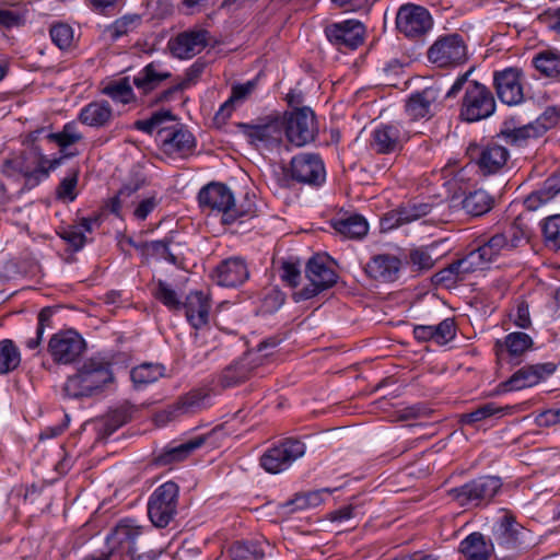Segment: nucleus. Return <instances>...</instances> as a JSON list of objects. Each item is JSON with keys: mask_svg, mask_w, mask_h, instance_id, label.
<instances>
[{"mask_svg": "<svg viewBox=\"0 0 560 560\" xmlns=\"http://www.w3.org/2000/svg\"><path fill=\"white\" fill-rule=\"evenodd\" d=\"M238 130L246 141L262 153L289 152V145L283 141V121L280 117H269L256 124L241 122Z\"/></svg>", "mask_w": 560, "mask_h": 560, "instance_id": "3", "label": "nucleus"}, {"mask_svg": "<svg viewBox=\"0 0 560 560\" xmlns=\"http://www.w3.org/2000/svg\"><path fill=\"white\" fill-rule=\"evenodd\" d=\"M206 442L205 435H196L188 440H182L177 444V462L185 460L192 456Z\"/></svg>", "mask_w": 560, "mask_h": 560, "instance_id": "53", "label": "nucleus"}, {"mask_svg": "<svg viewBox=\"0 0 560 560\" xmlns=\"http://www.w3.org/2000/svg\"><path fill=\"white\" fill-rule=\"evenodd\" d=\"M255 89V82L248 81L245 84L234 85L232 94L228 101H225L217 113L218 118L223 120L231 116L235 108V104L243 102Z\"/></svg>", "mask_w": 560, "mask_h": 560, "instance_id": "39", "label": "nucleus"}, {"mask_svg": "<svg viewBox=\"0 0 560 560\" xmlns=\"http://www.w3.org/2000/svg\"><path fill=\"white\" fill-rule=\"evenodd\" d=\"M171 241H153L136 244L135 247L140 249L144 255L163 258L170 262L175 261V257L170 250Z\"/></svg>", "mask_w": 560, "mask_h": 560, "instance_id": "46", "label": "nucleus"}, {"mask_svg": "<svg viewBox=\"0 0 560 560\" xmlns=\"http://www.w3.org/2000/svg\"><path fill=\"white\" fill-rule=\"evenodd\" d=\"M408 139L409 135L401 124H381L371 135L370 148L378 154H390L399 151Z\"/></svg>", "mask_w": 560, "mask_h": 560, "instance_id": "14", "label": "nucleus"}, {"mask_svg": "<svg viewBox=\"0 0 560 560\" xmlns=\"http://www.w3.org/2000/svg\"><path fill=\"white\" fill-rule=\"evenodd\" d=\"M175 514V483L167 481L160 486L148 503V515L155 527H165Z\"/></svg>", "mask_w": 560, "mask_h": 560, "instance_id": "13", "label": "nucleus"}, {"mask_svg": "<svg viewBox=\"0 0 560 560\" xmlns=\"http://www.w3.org/2000/svg\"><path fill=\"white\" fill-rule=\"evenodd\" d=\"M467 560H488L493 551V545L488 544L480 533L467 536L459 547Z\"/></svg>", "mask_w": 560, "mask_h": 560, "instance_id": "30", "label": "nucleus"}, {"mask_svg": "<svg viewBox=\"0 0 560 560\" xmlns=\"http://www.w3.org/2000/svg\"><path fill=\"white\" fill-rule=\"evenodd\" d=\"M50 37L60 49H63L71 45L73 40V31L69 25L59 23L51 26Z\"/></svg>", "mask_w": 560, "mask_h": 560, "instance_id": "54", "label": "nucleus"}, {"mask_svg": "<svg viewBox=\"0 0 560 560\" xmlns=\"http://www.w3.org/2000/svg\"><path fill=\"white\" fill-rule=\"evenodd\" d=\"M143 528L135 520L120 521L107 536L109 555L132 556L137 542L142 538Z\"/></svg>", "mask_w": 560, "mask_h": 560, "instance_id": "12", "label": "nucleus"}, {"mask_svg": "<svg viewBox=\"0 0 560 560\" xmlns=\"http://www.w3.org/2000/svg\"><path fill=\"white\" fill-rule=\"evenodd\" d=\"M504 346L511 355L518 357L532 348L533 340L525 332H511L505 337Z\"/></svg>", "mask_w": 560, "mask_h": 560, "instance_id": "49", "label": "nucleus"}, {"mask_svg": "<svg viewBox=\"0 0 560 560\" xmlns=\"http://www.w3.org/2000/svg\"><path fill=\"white\" fill-rule=\"evenodd\" d=\"M486 262L477 249L471 250L464 258L451 264L436 273V281L443 282L446 285H452L458 281H463L466 277L477 270H482Z\"/></svg>", "mask_w": 560, "mask_h": 560, "instance_id": "19", "label": "nucleus"}, {"mask_svg": "<svg viewBox=\"0 0 560 560\" xmlns=\"http://www.w3.org/2000/svg\"><path fill=\"white\" fill-rule=\"evenodd\" d=\"M301 277L300 269L293 262L285 261L282 265V275L281 278L289 285L295 287Z\"/></svg>", "mask_w": 560, "mask_h": 560, "instance_id": "64", "label": "nucleus"}, {"mask_svg": "<svg viewBox=\"0 0 560 560\" xmlns=\"http://www.w3.org/2000/svg\"><path fill=\"white\" fill-rule=\"evenodd\" d=\"M334 229L345 237L362 238L369 231L366 220L359 214H349L336 219L332 223Z\"/></svg>", "mask_w": 560, "mask_h": 560, "instance_id": "31", "label": "nucleus"}, {"mask_svg": "<svg viewBox=\"0 0 560 560\" xmlns=\"http://www.w3.org/2000/svg\"><path fill=\"white\" fill-rule=\"evenodd\" d=\"M501 486L500 478L485 476L450 490V495L462 506H478L490 502Z\"/></svg>", "mask_w": 560, "mask_h": 560, "instance_id": "6", "label": "nucleus"}, {"mask_svg": "<svg viewBox=\"0 0 560 560\" xmlns=\"http://www.w3.org/2000/svg\"><path fill=\"white\" fill-rule=\"evenodd\" d=\"M536 69L546 77H557L560 73V55L544 51L535 58Z\"/></svg>", "mask_w": 560, "mask_h": 560, "instance_id": "45", "label": "nucleus"}, {"mask_svg": "<svg viewBox=\"0 0 560 560\" xmlns=\"http://www.w3.org/2000/svg\"><path fill=\"white\" fill-rule=\"evenodd\" d=\"M104 93L112 97L114 101L120 103H128L132 98V89L127 79H121L117 82L108 84L104 89Z\"/></svg>", "mask_w": 560, "mask_h": 560, "instance_id": "50", "label": "nucleus"}, {"mask_svg": "<svg viewBox=\"0 0 560 560\" xmlns=\"http://www.w3.org/2000/svg\"><path fill=\"white\" fill-rule=\"evenodd\" d=\"M164 369L161 365L143 363L131 371V380L136 386H144L163 376Z\"/></svg>", "mask_w": 560, "mask_h": 560, "instance_id": "43", "label": "nucleus"}, {"mask_svg": "<svg viewBox=\"0 0 560 560\" xmlns=\"http://www.w3.org/2000/svg\"><path fill=\"white\" fill-rule=\"evenodd\" d=\"M196 145L192 133L184 127L177 128V153H182V156H187L192 152Z\"/></svg>", "mask_w": 560, "mask_h": 560, "instance_id": "57", "label": "nucleus"}, {"mask_svg": "<svg viewBox=\"0 0 560 560\" xmlns=\"http://www.w3.org/2000/svg\"><path fill=\"white\" fill-rule=\"evenodd\" d=\"M207 45L206 31H190L177 35V58L189 59Z\"/></svg>", "mask_w": 560, "mask_h": 560, "instance_id": "28", "label": "nucleus"}, {"mask_svg": "<svg viewBox=\"0 0 560 560\" xmlns=\"http://www.w3.org/2000/svg\"><path fill=\"white\" fill-rule=\"evenodd\" d=\"M172 77L171 69L165 68L162 62L153 61L145 66L135 78L133 84L143 94L155 89L162 81Z\"/></svg>", "mask_w": 560, "mask_h": 560, "instance_id": "27", "label": "nucleus"}, {"mask_svg": "<svg viewBox=\"0 0 560 560\" xmlns=\"http://www.w3.org/2000/svg\"><path fill=\"white\" fill-rule=\"evenodd\" d=\"M291 177L303 184L319 185L325 179L322 160L315 154H300L290 164Z\"/></svg>", "mask_w": 560, "mask_h": 560, "instance_id": "18", "label": "nucleus"}, {"mask_svg": "<svg viewBox=\"0 0 560 560\" xmlns=\"http://www.w3.org/2000/svg\"><path fill=\"white\" fill-rule=\"evenodd\" d=\"M268 542L238 541L232 545L230 553L233 560H261L265 557Z\"/></svg>", "mask_w": 560, "mask_h": 560, "instance_id": "35", "label": "nucleus"}, {"mask_svg": "<svg viewBox=\"0 0 560 560\" xmlns=\"http://www.w3.org/2000/svg\"><path fill=\"white\" fill-rule=\"evenodd\" d=\"M513 316V322L520 328H528L532 325L528 305L524 302L520 303L516 307L515 314Z\"/></svg>", "mask_w": 560, "mask_h": 560, "instance_id": "63", "label": "nucleus"}, {"mask_svg": "<svg viewBox=\"0 0 560 560\" xmlns=\"http://www.w3.org/2000/svg\"><path fill=\"white\" fill-rule=\"evenodd\" d=\"M326 36L339 49H355L363 43L364 25L355 20H347L326 27Z\"/></svg>", "mask_w": 560, "mask_h": 560, "instance_id": "17", "label": "nucleus"}, {"mask_svg": "<svg viewBox=\"0 0 560 560\" xmlns=\"http://www.w3.org/2000/svg\"><path fill=\"white\" fill-rule=\"evenodd\" d=\"M503 410L504 408L498 407L493 402H487L477 407L471 412L463 415L462 422L465 424H474L491 417L501 416Z\"/></svg>", "mask_w": 560, "mask_h": 560, "instance_id": "47", "label": "nucleus"}, {"mask_svg": "<svg viewBox=\"0 0 560 560\" xmlns=\"http://www.w3.org/2000/svg\"><path fill=\"white\" fill-rule=\"evenodd\" d=\"M547 126L527 124L521 127L509 128L502 130V136L506 142L515 145H522L529 138L539 137Z\"/></svg>", "mask_w": 560, "mask_h": 560, "instance_id": "37", "label": "nucleus"}, {"mask_svg": "<svg viewBox=\"0 0 560 560\" xmlns=\"http://www.w3.org/2000/svg\"><path fill=\"white\" fill-rule=\"evenodd\" d=\"M199 202L212 211L222 213V222L233 223L242 217H254L255 209L252 202L246 206L235 203L231 189L222 184H209L199 192Z\"/></svg>", "mask_w": 560, "mask_h": 560, "instance_id": "4", "label": "nucleus"}, {"mask_svg": "<svg viewBox=\"0 0 560 560\" xmlns=\"http://www.w3.org/2000/svg\"><path fill=\"white\" fill-rule=\"evenodd\" d=\"M207 396L200 390H192L177 400V416L190 415L200 410L206 405Z\"/></svg>", "mask_w": 560, "mask_h": 560, "instance_id": "44", "label": "nucleus"}, {"mask_svg": "<svg viewBox=\"0 0 560 560\" xmlns=\"http://www.w3.org/2000/svg\"><path fill=\"white\" fill-rule=\"evenodd\" d=\"M508 158V150L493 143L481 151L478 164L485 173L491 174L498 172L506 163Z\"/></svg>", "mask_w": 560, "mask_h": 560, "instance_id": "32", "label": "nucleus"}, {"mask_svg": "<svg viewBox=\"0 0 560 560\" xmlns=\"http://www.w3.org/2000/svg\"><path fill=\"white\" fill-rule=\"evenodd\" d=\"M113 381L109 362L102 357H92L67 378L63 393L70 398L89 397L103 390Z\"/></svg>", "mask_w": 560, "mask_h": 560, "instance_id": "2", "label": "nucleus"}, {"mask_svg": "<svg viewBox=\"0 0 560 560\" xmlns=\"http://www.w3.org/2000/svg\"><path fill=\"white\" fill-rule=\"evenodd\" d=\"M139 189L138 185H126L124 186L117 194V196L113 199L110 210L115 214L119 215V210L122 205L126 202V199L130 197L135 191Z\"/></svg>", "mask_w": 560, "mask_h": 560, "instance_id": "61", "label": "nucleus"}, {"mask_svg": "<svg viewBox=\"0 0 560 560\" xmlns=\"http://www.w3.org/2000/svg\"><path fill=\"white\" fill-rule=\"evenodd\" d=\"M154 296L168 308H175V293L171 284L166 283L165 281H158V288L154 291Z\"/></svg>", "mask_w": 560, "mask_h": 560, "instance_id": "58", "label": "nucleus"}, {"mask_svg": "<svg viewBox=\"0 0 560 560\" xmlns=\"http://www.w3.org/2000/svg\"><path fill=\"white\" fill-rule=\"evenodd\" d=\"M560 194V172L548 177L542 187L532 192L525 199V206L528 210H537L540 206L552 200Z\"/></svg>", "mask_w": 560, "mask_h": 560, "instance_id": "29", "label": "nucleus"}, {"mask_svg": "<svg viewBox=\"0 0 560 560\" xmlns=\"http://www.w3.org/2000/svg\"><path fill=\"white\" fill-rule=\"evenodd\" d=\"M471 72L472 69L458 77L445 94L446 97H455L464 91L460 116L469 122L488 118L495 110L492 93L486 85L469 80Z\"/></svg>", "mask_w": 560, "mask_h": 560, "instance_id": "1", "label": "nucleus"}, {"mask_svg": "<svg viewBox=\"0 0 560 560\" xmlns=\"http://www.w3.org/2000/svg\"><path fill=\"white\" fill-rule=\"evenodd\" d=\"M456 335L455 323L451 318L442 320L438 325H433V341L438 345H445Z\"/></svg>", "mask_w": 560, "mask_h": 560, "instance_id": "52", "label": "nucleus"}, {"mask_svg": "<svg viewBox=\"0 0 560 560\" xmlns=\"http://www.w3.org/2000/svg\"><path fill=\"white\" fill-rule=\"evenodd\" d=\"M493 206V198L483 189L469 192L462 201L466 213L479 217L487 213Z\"/></svg>", "mask_w": 560, "mask_h": 560, "instance_id": "34", "label": "nucleus"}, {"mask_svg": "<svg viewBox=\"0 0 560 560\" xmlns=\"http://www.w3.org/2000/svg\"><path fill=\"white\" fill-rule=\"evenodd\" d=\"M523 534V528L508 514L493 527L495 542L505 549H514L520 546L522 544Z\"/></svg>", "mask_w": 560, "mask_h": 560, "instance_id": "26", "label": "nucleus"}, {"mask_svg": "<svg viewBox=\"0 0 560 560\" xmlns=\"http://www.w3.org/2000/svg\"><path fill=\"white\" fill-rule=\"evenodd\" d=\"M280 118L283 121L287 141L294 147H304L313 141L318 132L315 114L310 107L295 108Z\"/></svg>", "mask_w": 560, "mask_h": 560, "instance_id": "5", "label": "nucleus"}, {"mask_svg": "<svg viewBox=\"0 0 560 560\" xmlns=\"http://www.w3.org/2000/svg\"><path fill=\"white\" fill-rule=\"evenodd\" d=\"M432 18L427 9L416 4L402 5L396 16L397 30L407 37H419L432 27Z\"/></svg>", "mask_w": 560, "mask_h": 560, "instance_id": "15", "label": "nucleus"}, {"mask_svg": "<svg viewBox=\"0 0 560 560\" xmlns=\"http://www.w3.org/2000/svg\"><path fill=\"white\" fill-rule=\"evenodd\" d=\"M330 493L331 490L328 488L298 493L292 500L287 502V506L290 508V512L316 508L320 505Z\"/></svg>", "mask_w": 560, "mask_h": 560, "instance_id": "36", "label": "nucleus"}, {"mask_svg": "<svg viewBox=\"0 0 560 560\" xmlns=\"http://www.w3.org/2000/svg\"><path fill=\"white\" fill-rule=\"evenodd\" d=\"M438 97V89L433 86L427 88L409 97L406 112L412 119L431 117Z\"/></svg>", "mask_w": 560, "mask_h": 560, "instance_id": "25", "label": "nucleus"}, {"mask_svg": "<svg viewBox=\"0 0 560 560\" xmlns=\"http://www.w3.org/2000/svg\"><path fill=\"white\" fill-rule=\"evenodd\" d=\"M96 219H82L78 225L70 226L62 233V238L66 240L74 249L83 247L86 237L85 233H90L93 230V224H96Z\"/></svg>", "mask_w": 560, "mask_h": 560, "instance_id": "40", "label": "nucleus"}, {"mask_svg": "<svg viewBox=\"0 0 560 560\" xmlns=\"http://www.w3.org/2000/svg\"><path fill=\"white\" fill-rule=\"evenodd\" d=\"M466 57L465 42L457 33L440 36L428 50L429 61L441 68L458 65Z\"/></svg>", "mask_w": 560, "mask_h": 560, "instance_id": "8", "label": "nucleus"}, {"mask_svg": "<svg viewBox=\"0 0 560 560\" xmlns=\"http://www.w3.org/2000/svg\"><path fill=\"white\" fill-rule=\"evenodd\" d=\"M410 259L413 266L421 270H428L434 266V259L427 249L417 248L410 253Z\"/></svg>", "mask_w": 560, "mask_h": 560, "instance_id": "59", "label": "nucleus"}, {"mask_svg": "<svg viewBox=\"0 0 560 560\" xmlns=\"http://www.w3.org/2000/svg\"><path fill=\"white\" fill-rule=\"evenodd\" d=\"M428 212H429V207L427 205L420 206L418 208H413L410 210H407V209L401 210L398 213L397 223L404 224V223L411 222L413 220H417V219L425 215Z\"/></svg>", "mask_w": 560, "mask_h": 560, "instance_id": "62", "label": "nucleus"}, {"mask_svg": "<svg viewBox=\"0 0 560 560\" xmlns=\"http://www.w3.org/2000/svg\"><path fill=\"white\" fill-rule=\"evenodd\" d=\"M553 372L551 364L527 365L516 371L508 381L501 384L503 390H521L538 384L546 375Z\"/></svg>", "mask_w": 560, "mask_h": 560, "instance_id": "22", "label": "nucleus"}, {"mask_svg": "<svg viewBox=\"0 0 560 560\" xmlns=\"http://www.w3.org/2000/svg\"><path fill=\"white\" fill-rule=\"evenodd\" d=\"M79 171L72 170L60 183L57 189L59 199L73 201L77 197L75 187L78 184Z\"/></svg>", "mask_w": 560, "mask_h": 560, "instance_id": "51", "label": "nucleus"}, {"mask_svg": "<svg viewBox=\"0 0 560 560\" xmlns=\"http://www.w3.org/2000/svg\"><path fill=\"white\" fill-rule=\"evenodd\" d=\"M493 85L499 100L506 105H517L524 100L521 71L517 68L494 72Z\"/></svg>", "mask_w": 560, "mask_h": 560, "instance_id": "16", "label": "nucleus"}, {"mask_svg": "<svg viewBox=\"0 0 560 560\" xmlns=\"http://www.w3.org/2000/svg\"><path fill=\"white\" fill-rule=\"evenodd\" d=\"M521 241L522 233L515 229H510L506 232L494 234L487 242L479 245L477 250L488 265L497 257L516 248Z\"/></svg>", "mask_w": 560, "mask_h": 560, "instance_id": "20", "label": "nucleus"}, {"mask_svg": "<svg viewBox=\"0 0 560 560\" xmlns=\"http://www.w3.org/2000/svg\"><path fill=\"white\" fill-rule=\"evenodd\" d=\"M401 261L389 254L377 255L365 266V272L380 282H393L398 278Z\"/></svg>", "mask_w": 560, "mask_h": 560, "instance_id": "24", "label": "nucleus"}, {"mask_svg": "<svg viewBox=\"0 0 560 560\" xmlns=\"http://www.w3.org/2000/svg\"><path fill=\"white\" fill-rule=\"evenodd\" d=\"M542 231L546 241L560 248V214L547 218Z\"/></svg>", "mask_w": 560, "mask_h": 560, "instance_id": "55", "label": "nucleus"}, {"mask_svg": "<svg viewBox=\"0 0 560 560\" xmlns=\"http://www.w3.org/2000/svg\"><path fill=\"white\" fill-rule=\"evenodd\" d=\"M45 138L49 141L57 142L61 148H66L79 141L81 136L74 130L73 127L67 125L61 132H47Z\"/></svg>", "mask_w": 560, "mask_h": 560, "instance_id": "56", "label": "nucleus"}, {"mask_svg": "<svg viewBox=\"0 0 560 560\" xmlns=\"http://www.w3.org/2000/svg\"><path fill=\"white\" fill-rule=\"evenodd\" d=\"M34 163L28 161V158L24 154L14 156L13 159L7 160L2 166V172L8 177L20 178L31 176L35 168Z\"/></svg>", "mask_w": 560, "mask_h": 560, "instance_id": "42", "label": "nucleus"}, {"mask_svg": "<svg viewBox=\"0 0 560 560\" xmlns=\"http://www.w3.org/2000/svg\"><path fill=\"white\" fill-rule=\"evenodd\" d=\"M142 18L139 14H127L116 20L109 27L108 32L113 38L127 35L140 26Z\"/></svg>", "mask_w": 560, "mask_h": 560, "instance_id": "48", "label": "nucleus"}, {"mask_svg": "<svg viewBox=\"0 0 560 560\" xmlns=\"http://www.w3.org/2000/svg\"><path fill=\"white\" fill-rule=\"evenodd\" d=\"M21 362V355L18 347L12 340L4 339L0 341V374H7L15 370Z\"/></svg>", "mask_w": 560, "mask_h": 560, "instance_id": "41", "label": "nucleus"}, {"mask_svg": "<svg viewBox=\"0 0 560 560\" xmlns=\"http://www.w3.org/2000/svg\"><path fill=\"white\" fill-rule=\"evenodd\" d=\"M248 276L245 261L238 257L223 260L211 275L213 281L221 287H237L244 283Z\"/></svg>", "mask_w": 560, "mask_h": 560, "instance_id": "21", "label": "nucleus"}, {"mask_svg": "<svg viewBox=\"0 0 560 560\" xmlns=\"http://www.w3.org/2000/svg\"><path fill=\"white\" fill-rule=\"evenodd\" d=\"M250 363L252 360L249 354L235 364L226 368L221 376L222 385L225 387H231L244 382L248 377L249 372L253 370Z\"/></svg>", "mask_w": 560, "mask_h": 560, "instance_id": "38", "label": "nucleus"}, {"mask_svg": "<svg viewBox=\"0 0 560 560\" xmlns=\"http://www.w3.org/2000/svg\"><path fill=\"white\" fill-rule=\"evenodd\" d=\"M305 276L308 284L294 292L293 298L296 302L312 299L322 291L331 288L337 282L336 272L328 267L325 259L319 256L308 260Z\"/></svg>", "mask_w": 560, "mask_h": 560, "instance_id": "7", "label": "nucleus"}, {"mask_svg": "<svg viewBox=\"0 0 560 560\" xmlns=\"http://www.w3.org/2000/svg\"><path fill=\"white\" fill-rule=\"evenodd\" d=\"M175 116L171 109H161L155 112L150 119L137 120L135 128L147 133L156 132L158 140L161 143L165 154L172 155L175 145Z\"/></svg>", "mask_w": 560, "mask_h": 560, "instance_id": "10", "label": "nucleus"}, {"mask_svg": "<svg viewBox=\"0 0 560 560\" xmlns=\"http://www.w3.org/2000/svg\"><path fill=\"white\" fill-rule=\"evenodd\" d=\"M305 444L295 439H287L279 445L268 450L260 459L264 469L278 474L291 466L293 462L305 454Z\"/></svg>", "mask_w": 560, "mask_h": 560, "instance_id": "9", "label": "nucleus"}, {"mask_svg": "<svg viewBox=\"0 0 560 560\" xmlns=\"http://www.w3.org/2000/svg\"><path fill=\"white\" fill-rule=\"evenodd\" d=\"M112 118V108L105 101L93 102L82 108L80 120L91 127H101Z\"/></svg>", "mask_w": 560, "mask_h": 560, "instance_id": "33", "label": "nucleus"}, {"mask_svg": "<svg viewBox=\"0 0 560 560\" xmlns=\"http://www.w3.org/2000/svg\"><path fill=\"white\" fill-rule=\"evenodd\" d=\"M183 310L192 328L202 329L207 326L210 311V301L207 294L201 291L190 292L183 304Z\"/></svg>", "mask_w": 560, "mask_h": 560, "instance_id": "23", "label": "nucleus"}, {"mask_svg": "<svg viewBox=\"0 0 560 560\" xmlns=\"http://www.w3.org/2000/svg\"><path fill=\"white\" fill-rule=\"evenodd\" d=\"M47 350L56 363L70 364L83 354L85 341L72 329L59 331L49 339Z\"/></svg>", "mask_w": 560, "mask_h": 560, "instance_id": "11", "label": "nucleus"}, {"mask_svg": "<svg viewBox=\"0 0 560 560\" xmlns=\"http://www.w3.org/2000/svg\"><path fill=\"white\" fill-rule=\"evenodd\" d=\"M358 511L357 508L352 504L342 506L328 515V520L332 523L343 524L354 517H357Z\"/></svg>", "mask_w": 560, "mask_h": 560, "instance_id": "60", "label": "nucleus"}]
</instances>
